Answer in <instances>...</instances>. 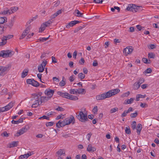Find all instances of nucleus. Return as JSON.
Instances as JSON below:
<instances>
[{"label": "nucleus", "instance_id": "nucleus-1", "mask_svg": "<svg viewBox=\"0 0 159 159\" xmlns=\"http://www.w3.org/2000/svg\"><path fill=\"white\" fill-rule=\"evenodd\" d=\"M120 90L118 89H116L109 91L105 93L98 95L96 98L97 100H102L107 98H109L119 93Z\"/></svg>", "mask_w": 159, "mask_h": 159}, {"label": "nucleus", "instance_id": "nucleus-2", "mask_svg": "<svg viewBox=\"0 0 159 159\" xmlns=\"http://www.w3.org/2000/svg\"><path fill=\"white\" fill-rule=\"evenodd\" d=\"M76 114L77 118L81 122L85 123L86 121H88L89 120L87 117V114H84L83 112L80 111L78 112Z\"/></svg>", "mask_w": 159, "mask_h": 159}, {"label": "nucleus", "instance_id": "nucleus-3", "mask_svg": "<svg viewBox=\"0 0 159 159\" xmlns=\"http://www.w3.org/2000/svg\"><path fill=\"white\" fill-rule=\"evenodd\" d=\"M13 54H12V52L10 50H3L0 52V57H7L12 56Z\"/></svg>", "mask_w": 159, "mask_h": 159}, {"label": "nucleus", "instance_id": "nucleus-4", "mask_svg": "<svg viewBox=\"0 0 159 159\" xmlns=\"http://www.w3.org/2000/svg\"><path fill=\"white\" fill-rule=\"evenodd\" d=\"M70 93L71 94H83L85 93L84 89H71L70 90Z\"/></svg>", "mask_w": 159, "mask_h": 159}, {"label": "nucleus", "instance_id": "nucleus-5", "mask_svg": "<svg viewBox=\"0 0 159 159\" xmlns=\"http://www.w3.org/2000/svg\"><path fill=\"white\" fill-rule=\"evenodd\" d=\"M9 70V66H0V76H3L7 73Z\"/></svg>", "mask_w": 159, "mask_h": 159}, {"label": "nucleus", "instance_id": "nucleus-6", "mask_svg": "<svg viewBox=\"0 0 159 159\" xmlns=\"http://www.w3.org/2000/svg\"><path fill=\"white\" fill-rule=\"evenodd\" d=\"M26 82L28 84H31L35 87H38L39 85V83L38 82L33 79H28L26 80Z\"/></svg>", "mask_w": 159, "mask_h": 159}, {"label": "nucleus", "instance_id": "nucleus-7", "mask_svg": "<svg viewBox=\"0 0 159 159\" xmlns=\"http://www.w3.org/2000/svg\"><path fill=\"white\" fill-rule=\"evenodd\" d=\"M30 26L29 25L25 28L20 36V39H23L27 34L29 33L30 32Z\"/></svg>", "mask_w": 159, "mask_h": 159}, {"label": "nucleus", "instance_id": "nucleus-8", "mask_svg": "<svg viewBox=\"0 0 159 159\" xmlns=\"http://www.w3.org/2000/svg\"><path fill=\"white\" fill-rule=\"evenodd\" d=\"M47 63V61L46 60L43 61L41 64L38 67V71L39 72H43L45 68V66Z\"/></svg>", "mask_w": 159, "mask_h": 159}, {"label": "nucleus", "instance_id": "nucleus-9", "mask_svg": "<svg viewBox=\"0 0 159 159\" xmlns=\"http://www.w3.org/2000/svg\"><path fill=\"white\" fill-rule=\"evenodd\" d=\"M27 126H26L25 127L22 128L21 129L19 130L17 133L16 134L15 136H16L18 137L26 132L28 129L27 128Z\"/></svg>", "mask_w": 159, "mask_h": 159}, {"label": "nucleus", "instance_id": "nucleus-10", "mask_svg": "<svg viewBox=\"0 0 159 159\" xmlns=\"http://www.w3.org/2000/svg\"><path fill=\"white\" fill-rule=\"evenodd\" d=\"M65 120L66 125H68L71 123L74 124L75 123V119L73 116H71L70 117L65 119Z\"/></svg>", "mask_w": 159, "mask_h": 159}, {"label": "nucleus", "instance_id": "nucleus-11", "mask_svg": "<svg viewBox=\"0 0 159 159\" xmlns=\"http://www.w3.org/2000/svg\"><path fill=\"white\" fill-rule=\"evenodd\" d=\"M54 92V90L48 89L45 90L44 93L46 95L48 96V97H50V98H51L53 96Z\"/></svg>", "mask_w": 159, "mask_h": 159}, {"label": "nucleus", "instance_id": "nucleus-12", "mask_svg": "<svg viewBox=\"0 0 159 159\" xmlns=\"http://www.w3.org/2000/svg\"><path fill=\"white\" fill-rule=\"evenodd\" d=\"M133 49L132 47H129V48H126L124 49L123 53L125 56H127L128 54L131 53Z\"/></svg>", "mask_w": 159, "mask_h": 159}, {"label": "nucleus", "instance_id": "nucleus-13", "mask_svg": "<svg viewBox=\"0 0 159 159\" xmlns=\"http://www.w3.org/2000/svg\"><path fill=\"white\" fill-rule=\"evenodd\" d=\"M66 125H67L65 120L63 121L60 120L57 123L56 126L58 128H60L61 127H63Z\"/></svg>", "mask_w": 159, "mask_h": 159}, {"label": "nucleus", "instance_id": "nucleus-14", "mask_svg": "<svg viewBox=\"0 0 159 159\" xmlns=\"http://www.w3.org/2000/svg\"><path fill=\"white\" fill-rule=\"evenodd\" d=\"M80 22L78 20H74L70 22L66 25V27L67 28H69L70 27H72L77 24L79 23Z\"/></svg>", "mask_w": 159, "mask_h": 159}, {"label": "nucleus", "instance_id": "nucleus-15", "mask_svg": "<svg viewBox=\"0 0 159 159\" xmlns=\"http://www.w3.org/2000/svg\"><path fill=\"white\" fill-rule=\"evenodd\" d=\"M96 150V148L94 147H92V145L90 144H89L87 148V150L90 152H94Z\"/></svg>", "mask_w": 159, "mask_h": 159}, {"label": "nucleus", "instance_id": "nucleus-16", "mask_svg": "<svg viewBox=\"0 0 159 159\" xmlns=\"http://www.w3.org/2000/svg\"><path fill=\"white\" fill-rule=\"evenodd\" d=\"M57 156L59 157L62 155L65 156V152L63 149H60L56 152Z\"/></svg>", "mask_w": 159, "mask_h": 159}, {"label": "nucleus", "instance_id": "nucleus-17", "mask_svg": "<svg viewBox=\"0 0 159 159\" xmlns=\"http://www.w3.org/2000/svg\"><path fill=\"white\" fill-rule=\"evenodd\" d=\"M137 128V132L138 135H139L142 129V125L140 124H138Z\"/></svg>", "mask_w": 159, "mask_h": 159}, {"label": "nucleus", "instance_id": "nucleus-18", "mask_svg": "<svg viewBox=\"0 0 159 159\" xmlns=\"http://www.w3.org/2000/svg\"><path fill=\"white\" fill-rule=\"evenodd\" d=\"M134 12H136L141 11L142 9V7L141 6H136L134 5Z\"/></svg>", "mask_w": 159, "mask_h": 159}, {"label": "nucleus", "instance_id": "nucleus-19", "mask_svg": "<svg viewBox=\"0 0 159 159\" xmlns=\"http://www.w3.org/2000/svg\"><path fill=\"white\" fill-rule=\"evenodd\" d=\"M2 42H0V46L5 45L7 42V40L4 36L1 39Z\"/></svg>", "mask_w": 159, "mask_h": 159}, {"label": "nucleus", "instance_id": "nucleus-20", "mask_svg": "<svg viewBox=\"0 0 159 159\" xmlns=\"http://www.w3.org/2000/svg\"><path fill=\"white\" fill-rule=\"evenodd\" d=\"M14 103L12 102H10L8 105L5 106L7 111L9 110L10 109L12 108L14 105Z\"/></svg>", "mask_w": 159, "mask_h": 159}, {"label": "nucleus", "instance_id": "nucleus-21", "mask_svg": "<svg viewBox=\"0 0 159 159\" xmlns=\"http://www.w3.org/2000/svg\"><path fill=\"white\" fill-rule=\"evenodd\" d=\"M18 7H11L10 9H9V14H11L16 12L18 10Z\"/></svg>", "mask_w": 159, "mask_h": 159}, {"label": "nucleus", "instance_id": "nucleus-22", "mask_svg": "<svg viewBox=\"0 0 159 159\" xmlns=\"http://www.w3.org/2000/svg\"><path fill=\"white\" fill-rule=\"evenodd\" d=\"M134 5L132 4H129L128 5V7H127L126 9L128 11H132L133 12H134Z\"/></svg>", "mask_w": 159, "mask_h": 159}, {"label": "nucleus", "instance_id": "nucleus-23", "mask_svg": "<svg viewBox=\"0 0 159 159\" xmlns=\"http://www.w3.org/2000/svg\"><path fill=\"white\" fill-rule=\"evenodd\" d=\"M61 13V10H59L57 11L56 13H55L54 14L52 15L51 17L52 19H53L60 14Z\"/></svg>", "mask_w": 159, "mask_h": 159}, {"label": "nucleus", "instance_id": "nucleus-24", "mask_svg": "<svg viewBox=\"0 0 159 159\" xmlns=\"http://www.w3.org/2000/svg\"><path fill=\"white\" fill-rule=\"evenodd\" d=\"M68 99L72 100H76L78 99V98L76 96H74L69 94Z\"/></svg>", "mask_w": 159, "mask_h": 159}, {"label": "nucleus", "instance_id": "nucleus-25", "mask_svg": "<svg viewBox=\"0 0 159 159\" xmlns=\"http://www.w3.org/2000/svg\"><path fill=\"white\" fill-rule=\"evenodd\" d=\"M23 119L22 118H20L18 120L16 121L13 120L11 121V123L13 124H18L19 123H22L23 122Z\"/></svg>", "mask_w": 159, "mask_h": 159}, {"label": "nucleus", "instance_id": "nucleus-26", "mask_svg": "<svg viewBox=\"0 0 159 159\" xmlns=\"http://www.w3.org/2000/svg\"><path fill=\"white\" fill-rule=\"evenodd\" d=\"M75 15L78 17H82L83 14L80 13L78 10H76L75 12Z\"/></svg>", "mask_w": 159, "mask_h": 159}, {"label": "nucleus", "instance_id": "nucleus-27", "mask_svg": "<svg viewBox=\"0 0 159 159\" xmlns=\"http://www.w3.org/2000/svg\"><path fill=\"white\" fill-rule=\"evenodd\" d=\"M18 143L19 142L18 141L12 142L10 144V148H13L16 147Z\"/></svg>", "mask_w": 159, "mask_h": 159}, {"label": "nucleus", "instance_id": "nucleus-28", "mask_svg": "<svg viewBox=\"0 0 159 159\" xmlns=\"http://www.w3.org/2000/svg\"><path fill=\"white\" fill-rule=\"evenodd\" d=\"M41 97L42 100V102L43 103H45L51 99L50 97H48L42 96Z\"/></svg>", "mask_w": 159, "mask_h": 159}, {"label": "nucleus", "instance_id": "nucleus-29", "mask_svg": "<svg viewBox=\"0 0 159 159\" xmlns=\"http://www.w3.org/2000/svg\"><path fill=\"white\" fill-rule=\"evenodd\" d=\"M65 79L64 77H62V80L59 83V85L61 86H64L66 84Z\"/></svg>", "mask_w": 159, "mask_h": 159}, {"label": "nucleus", "instance_id": "nucleus-30", "mask_svg": "<svg viewBox=\"0 0 159 159\" xmlns=\"http://www.w3.org/2000/svg\"><path fill=\"white\" fill-rule=\"evenodd\" d=\"M28 70L27 69H25L23 71L21 74V77L24 78L28 74Z\"/></svg>", "mask_w": 159, "mask_h": 159}, {"label": "nucleus", "instance_id": "nucleus-31", "mask_svg": "<svg viewBox=\"0 0 159 159\" xmlns=\"http://www.w3.org/2000/svg\"><path fill=\"white\" fill-rule=\"evenodd\" d=\"M7 21V18L6 17H0V24H2Z\"/></svg>", "mask_w": 159, "mask_h": 159}, {"label": "nucleus", "instance_id": "nucleus-32", "mask_svg": "<svg viewBox=\"0 0 159 159\" xmlns=\"http://www.w3.org/2000/svg\"><path fill=\"white\" fill-rule=\"evenodd\" d=\"M46 26L45 25H44V24H43L41 25L40 28L39 29V32H41L43 30H45V29Z\"/></svg>", "mask_w": 159, "mask_h": 159}, {"label": "nucleus", "instance_id": "nucleus-33", "mask_svg": "<svg viewBox=\"0 0 159 159\" xmlns=\"http://www.w3.org/2000/svg\"><path fill=\"white\" fill-rule=\"evenodd\" d=\"M140 86L138 82H135L134 84L133 89L135 90L137 89L140 87Z\"/></svg>", "mask_w": 159, "mask_h": 159}, {"label": "nucleus", "instance_id": "nucleus-34", "mask_svg": "<svg viewBox=\"0 0 159 159\" xmlns=\"http://www.w3.org/2000/svg\"><path fill=\"white\" fill-rule=\"evenodd\" d=\"M9 9H8L7 8L6 10H4L3 11H1L0 12V14L3 15H5L8 14H9Z\"/></svg>", "mask_w": 159, "mask_h": 159}, {"label": "nucleus", "instance_id": "nucleus-35", "mask_svg": "<svg viewBox=\"0 0 159 159\" xmlns=\"http://www.w3.org/2000/svg\"><path fill=\"white\" fill-rule=\"evenodd\" d=\"M41 93H35L34 94H33V95L34 96V98H35L36 99H38L39 98V97H41Z\"/></svg>", "mask_w": 159, "mask_h": 159}, {"label": "nucleus", "instance_id": "nucleus-36", "mask_svg": "<svg viewBox=\"0 0 159 159\" xmlns=\"http://www.w3.org/2000/svg\"><path fill=\"white\" fill-rule=\"evenodd\" d=\"M134 98H131L130 99H128L125 104H131L134 101Z\"/></svg>", "mask_w": 159, "mask_h": 159}, {"label": "nucleus", "instance_id": "nucleus-37", "mask_svg": "<svg viewBox=\"0 0 159 159\" xmlns=\"http://www.w3.org/2000/svg\"><path fill=\"white\" fill-rule=\"evenodd\" d=\"M78 78L80 79L81 80L84 79L85 77V75L83 73H80L78 75Z\"/></svg>", "mask_w": 159, "mask_h": 159}, {"label": "nucleus", "instance_id": "nucleus-38", "mask_svg": "<svg viewBox=\"0 0 159 159\" xmlns=\"http://www.w3.org/2000/svg\"><path fill=\"white\" fill-rule=\"evenodd\" d=\"M131 127L133 129H135L136 128V123L135 121H133L131 124Z\"/></svg>", "mask_w": 159, "mask_h": 159}, {"label": "nucleus", "instance_id": "nucleus-39", "mask_svg": "<svg viewBox=\"0 0 159 159\" xmlns=\"http://www.w3.org/2000/svg\"><path fill=\"white\" fill-rule=\"evenodd\" d=\"M142 61L145 63L150 64L151 63V61L150 60H148L147 59L145 58H143Z\"/></svg>", "mask_w": 159, "mask_h": 159}, {"label": "nucleus", "instance_id": "nucleus-40", "mask_svg": "<svg viewBox=\"0 0 159 159\" xmlns=\"http://www.w3.org/2000/svg\"><path fill=\"white\" fill-rule=\"evenodd\" d=\"M38 17V16L36 15L34 17H33L32 18L30 19L27 22V24H30L32 21L36 19Z\"/></svg>", "mask_w": 159, "mask_h": 159}, {"label": "nucleus", "instance_id": "nucleus-41", "mask_svg": "<svg viewBox=\"0 0 159 159\" xmlns=\"http://www.w3.org/2000/svg\"><path fill=\"white\" fill-rule=\"evenodd\" d=\"M118 109L117 107H116L115 108H113L111 109L110 110V113H114L116 111H118Z\"/></svg>", "mask_w": 159, "mask_h": 159}, {"label": "nucleus", "instance_id": "nucleus-42", "mask_svg": "<svg viewBox=\"0 0 159 159\" xmlns=\"http://www.w3.org/2000/svg\"><path fill=\"white\" fill-rule=\"evenodd\" d=\"M125 130L126 134H131V131L129 127H126Z\"/></svg>", "mask_w": 159, "mask_h": 159}, {"label": "nucleus", "instance_id": "nucleus-43", "mask_svg": "<svg viewBox=\"0 0 159 159\" xmlns=\"http://www.w3.org/2000/svg\"><path fill=\"white\" fill-rule=\"evenodd\" d=\"M155 57V54L151 52L148 54V57L149 58H154Z\"/></svg>", "mask_w": 159, "mask_h": 159}, {"label": "nucleus", "instance_id": "nucleus-44", "mask_svg": "<svg viewBox=\"0 0 159 159\" xmlns=\"http://www.w3.org/2000/svg\"><path fill=\"white\" fill-rule=\"evenodd\" d=\"M130 94V92L129 91H128L126 93H123L121 95V97L122 98H124L128 96Z\"/></svg>", "mask_w": 159, "mask_h": 159}, {"label": "nucleus", "instance_id": "nucleus-45", "mask_svg": "<svg viewBox=\"0 0 159 159\" xmlns=\"http://www.w3.org/2000/svg\"><path fill=\"white\" fill-rule=\"evenodd\" d=\"M144 81V79L143 78H140L138 82V84L140 85L142 84L143 83Z\"/></svg>", "mask_w": 159, "mask_h": 159}, {"label": "nucleus", "instance_id": "nucleus-46", "mask_svg": "<svg viewBox=\"0 0 159 159\" xmlns=\"http://www.w3.org/2000/svg\"><path fill=\"white\" fill-rule=\"evenodd\" d=\"M69 94L67 93H63L62 97L68 99Z\"/></svg>", "mask_w": 159, "mask_h": 159}, {"label": "nucleus", "instance_id": "nucleus-47", "mask_svg": "<svg viewBox=\"0 0 159 159\" xmlns=\"http://www.w3.org/2000/svg\"><path fill=\"white\" fill-rule=\"evenodd\" d=\"M138 115V113L137 111H135V113H131L130 116L132 118H135Z\"/></svg>", "mask_w": 159, "mask_h": 159}, {"label": "nucleus", "instance_id": "nucleus-48", "mask_svg": "<svg viewBox=\"0 0 159 159\" xmlns=\"http://www.w3.org/2000/svg\"><path fill=\"white\" fill-rule=\"evenodd\" d=\"M98 107L97 106H95L93 109V112L95 114H97L98 112Z\"/></svg>", "mask_w": 159, "mask_h": 159}, {"label": "nucleus", "instance_id": "nucleus-49", "mask_svg": "<svg viewBox=\"0 0 159 159\" xmlns=\"http://www.w3.org/2000/svg\"><path fill=\"white\" fill-rule=\"evenodd\" d=\"M4 37H6V39H7V40H8L10 39H11L13 37V35H7L6 36H4Z\"/></svg>", "mask_w": 159, "mask_h": 159}, {"label": "nucleus", "instance_id": "nucleus-50", "mask_svg": "<svg viewBox=\"0 0 159 159\" xmlns=\"http://www.w3.org/2000/svg\"><path fill=\"white\" fill-rule=\"evenodd\" d=\"M49 36H49L47 38H42L39 39V40L40 41L43 42L46 41L48 39Z\"/></svg>", "mask_w": 159, "mask_h": 159}, {"label": "nucleus", "instance_id": "nucleus-51", "mask_svg": "<svg viewBox=\"0 0 159 159\" xmlns=\"http://www.w3.org/2000/svg\"><path fill=\"white\" fill-rule=\"evenodd\" d=\"M28 158V157H27L26 154L23 155H21L19 157V159H22L23 158H25V159H26Z\"/></svg>", "mask_w": 159, "mask_h": 159}, {"label": "nucleus", "instance_id": "nucleus-52", "mask_svg": "<svg viewBox=\"0 0 159 159\" xmlns=\"http://www.w3.org/2000/svg\"><path fill=\"white\" fill-rule=\"evenodd\" d=\"M136 28L139 31H140L142 30H143L144 29V27H142L140 25H137L136 26Z\"/></svg>", "mask_w": 159, "mask_h": 159}, {"label": "nucleus", "instance_id": "nucleus-53", "mask_svg": "<svg viewBox=\"0 0 159 159\" xmlns=\"http://www.w3.org/2000/svg\"><path fill=\"white\" fill-rule=\"evenodd\" d=\"M37 101H38L37 102H38V104L40 105L42 103H43L42 102V98L41 97H40V98H39L37 100Z\"/></svg>", "mask_w": 159, "mask_h": 159}, {"label": "nucleus", "instance_id": "nucleus-54", "mask_svg": "<svg viewBox=\"0 0 159 159\" xmlns=\"http://www.w3.org/2000/svg\"><path fill=\"white\" fill-rule=\"evenodd\" d=\"M54 124V122H48L46 124V125L47 126H51L53 125Z\"/></svg>", "mask_w": 159, "mask_h": 159}, {"label": "nucleus", "instance_id": "nucleus-55", "mask_svg": "<svg viewBox=\"0 0 159 159\" xmlns=\"http://www.w3.org/2000/svg\"><path fill=\"white\" fill-rule=\"evenodd\" d=\"M84 62L85 60L83 58H81V59L79 61V63L80 65H83Z\"/></svg>", "mask_w": 159, "mask_h": 159}, {"label": "nucleus", "instance_id": "nucleus-56", "mask_svg": "<svg viewBox=\"0 0 159 159\" xmlns=\"http://www.w3.org/2000/svg\"><path fill=\"white\" fill-rule=\"evenodd\" d=\"M152 72V70L150 68H148L146 70L144 71V73L145 74L147 73H150Z\"/></svg>", "mask_w": 159, "mask_h": 159}, {"label": "nucleus", "instance_id": "nucleus-57", "mask_svg": "<svg viewBox=\"0 0 159 159\" xmlns=\"http://www.w3.org/2000/svg\"><path fill=\"white\" fill-rule=\"evenodd\" d=\"M93 2H95L96 3H102L103 0H94Z\"/></svg>", "mask_w": 159, "mask_h": 159}, {"label": "nucleus", "instance_id": "nucleus-58", "mask_svg": "<svg viewBox=\"0 0 159 159\" xmlns=\"http://www.w3.org/2000/svg\"><path fill=\"white\" fill-rule=\"evenodd\" d=\"M6 111H7V110L6 109L5 107H0V113Z\"/></svg>", "mask_w": 159, "mask_h": 159}, {"label": "nucleus", "instance_id": "nucleus-59", "mask_svg": "<svg viewBox=\"0 0 159 159\" xmlns=\"http://www.w3.org/2000/svg\"><path fill=\"white\" fill-rule=\"evenodd\" d=\"M127 113H128L127 112V111H125L124 112L121 114V117H123L127 115Z\"/></svg>", "mask_w": 159, "mask_h": 159}, {"label": "nucleus", "instance_id": "nucleus-60", "mask_svg": "<svg viewBox=\"0 0 159 159\" xmlns=\"http://www.w3.org/2000/svg\"><path fill=\"white\" fill-rule=\"evenodd\" d=\"M46 119L48 120H49V117H48L47 116H43L41 117H40L39 119Z\"/></svg>", "mask_w": 159, "mask_h": 159}, {"label": "nucleus", "instance_id": "nucleus-61", "mask_svg": "<svg viewBox=\"0 0 159 159\" xmlns=\"http://www.w3.org/2000/svg\"><path fill=\"white\" fill-rule=\"evenodd\" d=\"M4 28V27L3 26L0 25V34H1L3 33Z\"/></svg>", "mask_w": 159, "mask_h": 159}, {"label": "nucleus", "instance_id": "nucleus-62", "mask_svg": "<svg viewBox=\"0 0 159 159\" xmlns=\"http://www.w3.org/2000/svg\"><path fill=\"white\" fill-rule=\"evenodd\" d=\"M56 110L58 111H64V108L60 107H59L57 108L56 109Z\"/></svg>", "mask_w": 159, "mask_h": 159}, {"label": "nucleus", "instance_id": "nucleus-63", "mask_svg": "<svg viewBox=\"0 0 159 159\" xmlns=\"http://www.w3.org/2000/svg\"><path fill=\"white\" fill-rule=\"evenodd\" d=\"M140 106L141 107L143 108H144L146 107L147 106V105L146 103H141Z\"/></svg>", "mask_w": 159, "mask_h": 159}, {"label": "nucleus", "instance_id": "nucleus-64", "mask_svg": "<svg viewBox=\"0 0 159 159\" xmlns=\"http://www.w3.org/2000/svg\"><path fill=\"white\" fill-rule=\"evenodd\" d=\"M74 75H72L69 77V80L70 82H72L74 80Z\"/></svg>", "mask_w": 159, "mask_h": 159}]
</instances>
